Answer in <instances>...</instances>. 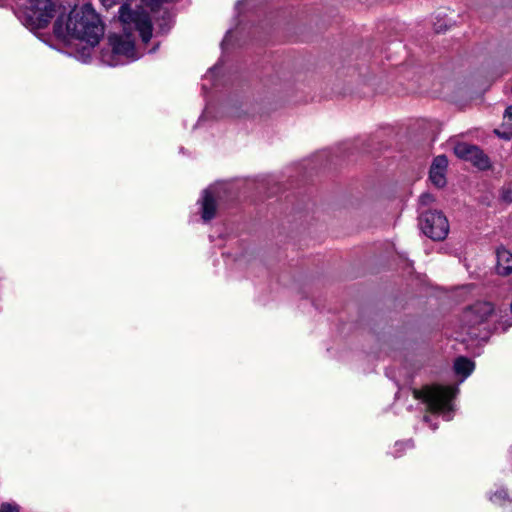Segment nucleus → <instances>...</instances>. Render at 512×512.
Returning a JSON list of instances; mask_svg holds the SVG:
<instances>
[{"label": "nucleus", "mask_w": 512, "mask_h": 512, "mask_svg": "<svg viewBox=\"0 0 512 512\" xmlns=\"http://www.w3.org/2000/svg\"><path fill=\"white\" fill-rule=\"evenodd\" d=\"M55 36L68 43L82 46L81 60L86 61L89 51L97 46L104 35V26L90 4L75 6L58 15L54 23Z\"/></svg>", "instance_id": "nucleus-1"}, {"label": "nucleus", "mask_w": 512, "mask_h": 512, "mask_svg": "<svg viewBox=\"0 0 512 512\" xmlns=\"http://www.w3.org/2000/svg\"><path fill=\"white\" fill-rule=\"evenodd\" d=\"M119 31L109 35V43L113 52L125 56L129 60L138 58L135 51V33H138L144 43L152 36V23L149 15L143 10H131L123 4L119 10Z\"/></svg>", "instance_id": "nucleus-2"}, {"label": "nucleus", "mask_w": 512, "mask_h": 512, "mask_svg": "<svg viewBox=\"0 0 512 512\" xmlns=\"http://www.w3.org/2000/svg\"><path fill=\"white\" fill-rule=\"evenodd\" d=\"M458 390L451 386L433 385L426 386L421 390H413L414 397L426 403L428 410L434 414L441 415L444 420L452 419L454 406L452 399Z\"/></svg>", "instance_id": "nucleus-3"}, {"label": "nucleus", "mask_w": 512, "mask_h": 512, "mask_svg": "<svg viewBox=\"0 0 512 512\" xmlns=\"http://www.w3.org/2000/svg\"><path fill=\"white\" fill-rule=\"evenodd\" d=\"M419 225L426 236L436 241L445 239L449 232L448 220L439 211L431 210L422 213Z\"/></svg>", "instance_id": "nucleus-4"}, {"label": "nucleus", "mask_w": 512, "mask_h": 512, "mask_svg": "<svg viewBox=\"0 0 512 512\" xmlns=\"http://www.w3.org/2000/svg\"><path fill=\"white\" fill-rule=\"evenodd\" d=\"M54 11L51 0H29L27 21L32 28H43L50 22Z\"/></svg>", "instance_id": "nucleus-5"}, {"label": "nucleus", "mask_w": 512, "mask_h": 512, "mask_svg": "<svg viewBox=\"0 0 512 512\" xmlns=\"http://www.w3.org/2000/svg\"><path fill=\"white\" fill-rule=\"evenodd\" d=\"M454 152L457 157L471 162L479 169H486L489 167V159L487 156L476 146L467 143H458Z\"/></svg>", "instance_id": "nucleus-6"}, {"label": "nucleus", "mask_w": 512, "mask_h": 512, "mask_svg": "<svg viewBox=\"0 0 512 512\" xmlns=\"http://www.w3.org/2000/svg\"><path fill=\"white\" fill-rule=\"evenodd\" d=\"M495 310L490 302H477L465 311V321L471 325H479L494 316Z\"/></svg>", "instance_id": "nucleus-7"}, {"label": "nucleus", "mask_w": 512, "mask_h": 512, "mask_svg": "<svg viewBox=\"0 0 512 512\" xmlns=\"http://www.w3.org/2000/svg\"><path fill=\"white\" fill-rule=\"evenodd\" d=\"M216 187L211 186L203 191L201 203V217L207 222L214 218L216 214Z\"/></svg>", "instance_id": "nucleus-8"}, {"label": "nucleus", "mask_w": 512, "mask_h": 512, "mask_svg": "<svg viewBox=\"0 0 512 512\" xmlns=\"http://www.w3.org/2000/svg\"><path fill=\"white\" fill-rule=\"evenodd\" d=\"M448 160L444 155L437 156L431 165L429 178L437 187H443L446 184V169Z\"/></svg>", "instance_id": "nucleus-9"}, {"label": "nucleus", "mask_w": 512, "mask_h": 512, "mask_svg": "<svg viewBox=\"0 0 512 512\" xmlns=\"http://www.w3.org/2000/svg\"><path fill=\"white\" fill-rule=\"evenodd\" d=\"M497 272L501 275L512 272V253L505 248L497 250Z\"/></svg>", "instance_id": "nucleus-10"}, {"label": "nucleus", "mask_w": 512, "mask_h": 512, "mask_svg": "<svg viewBox=\"0 0 512 512\" xmlns=\"http://www.w3.org/2000/svg\"><path fill=\"white\" fill-rule=\"evenodd\" d=\"M454 369L458 375H462L466 378L474 370V363L465 357H459L454 363Z\"/></svg>", "instance_id": "nucleus-11"}, {"label": "nucleus", "mask_w": 512, "mask_h": 512, "mask_svg": "<svg viewBox=\"0 0 512 512\" xmlns=\"http://www.w3.org/2000/svg\"><path fill=\"white\" fill-rule=\"evenodd\" d=\"M504 126L507 127L506 130L500 131L495 130V133L505 140H509L512 138V107L506 109L504 113Z\"/></svg>", "instance_id": "nucleus-12"}, {"label": "nucleus", "mask_w": 512, "mask_h": 512, "mask_svg": "<svg viewBox=\"0 0 512 512\" xmlns=\"http://www.w3.org/2000/svg\"><path fill=\"white\" fill-rule=\"evenodd\" d=\"M490 500L495 504L504 505L509 501V495L506 490L499 489L491 495Z\"/></svg>", "instance_id": "nucleus-13"}, {"label": "nucleus", "mask_w": 512, "mask_h": 512, "mask_svg": "<svg viewBox=\"0 0 512 512\" xmlns=\"http://www.w3.org/2000/svg\"><path fill=\"white\" fill-rule=\"evenodd\" d=\"M0 512H20V507L15 502H4L0 505Z\"/></svg>", "instance_id": "nucleus-14"}, {"label": "nucleus", "mask_w": 512, "mask_h": 512, "mask_svg": "<svg viewBox=\"0 0 512 512\" xmlns=\"http://www.w3.org/2000/svg\"><path fill=\"white\" fill-rule=\"evenodd\" d=\"M434 201V197L430 193H423L419 197V203L422 206H428Z\"/></svg>", "instance_id": "nucleus-15"}, {"label": "nucleus", "mask_w": 512, "mask_h": 512, "mask_svg": "<svg viewBox=\"0 0 512 512\" xmlns=\"http://www.w3.org/2000/svg\"><path fill=\"white\" fill-rule=\"evenodd\" d=\"M100 1L106 9H111L114 6L121 4L124 0H100Z\"/></svg>", "instance_id": "nucleus-16"}, {"label": "nucleus", "mask_w": 512, "mask_h": 512, "mask_svg": "<svg viewBox=\"0 0 512 512\" xmlns=\"http://www.w3.org/2000/svg\"><path fill=\"white\" fill-rule=\"evenodd\" d=\"M503 199L507 202H512V193L511 192H507L503 195Z\"/></svg>", "instance_id": "nucleus-17"}, {"label": "nucleus", "mask_w": 512, "mask_h": 512, "mask_svg": "<svg viewBox=\"0 0 512 512\" xmlns=\"http://www.w3.org/2000/svg\"><path fill=\"white\" fill-rule=\"evenodd\" d=\"M403 446H405V447H410V446H411V444H410V442H405V443H396V447H403Z\"/></svg>", "instance_id": "nucleus-18"}]
</instances>
